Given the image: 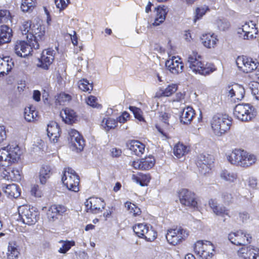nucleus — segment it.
Listing matches in <instances>:
<instances>
[{"mask_svg":"<svg viewBox=\"0 0 259 259\" xmlns=\"http://www.w3.org/2000/svg\"><path fill=\"white\" fill-rule=\"evenodd\" d=\"M21 153L18 146L13 148L8 146L0 149V167L4 169L3 173L5 179L15 182L21 180L20 171L10 166L11 164L19 159Z\"/></svg>","mask_w":259,"mask_h":259,"instance_id":"f257e3e1","label":"nucleus"},{"mask_svg":"<svg viewBox=\"0 0 259 259\" xmlns=\"http://www.w3.org/2000/svg\"><path fill=\"white\" fill-rule=\"evenodd\" d=\"M200 56L196 52H193L189 55L187 65L193 72L206 75L216 70L213 64L208 63L204 64L200 60Z\"/></svg>","mask_w":259,"mask_h":259,"instance_id":"f03ea898","label":"nucleus"},{"mask_svg":"<svg viewBox=\"0 0 259 259\" xmlns=\"http://www.w3.org/2000/svg\"><path fill=\"white\" fill-rule=\"evenodd\" d=\"M227 159L232 164L245 168L254 164L256 161L255 155L239 149H235L228 155Z\"/></svg>","mask_w":259,"mask_h":259,"instance_id":"7ed1b4c3","label":"nucleus"},{"mask_svg":"<svg viewBox=\"0 0 259 259\" xmlns=\"http://www.w3.org/2000/svg\"><path fill=\"white\" fill-rule=\"evenodd\" d=\"M210 123L214 134L221 136L230 128L232 118L226 114H217L212 117Z\"/></svg>","mask_w":259,"mask_h":259,"instance_id":"20e7f679","label":"nucleus"},{"mask_svg":"<svg viewBox=\"0 0 259 259\" xmlns=\"http://www.w3.org/2000/svg\"><path fill=\"white\" fill-rule=\"evenodd\" d=\"M20 219L23 223L32 225L39 220V212L36 207L30 205H22L18 208Z\"/></svg>","mask_w":259,"mask_h":259,"instance_id":"39448f33","label":"nucleus"},{"mask_svg":"<svg viewBox=\"0 0 259 259\" xmlns=\"http://www.w3.org/2000/svg\"><path fill=\"white\" fill-rule=\"evenodd\" d=\"M62 181L69 190L75 192L79 191V178L71 168H64Z\"/></svg>","mask_w":259,"mask_h":259,"instance_id":"423d86ee","label":"nucleus"},{"mask_svg":"<svg viewBox=\"0 0 259 259\" xmlns=\"http://www.w3.org/2000/svg\"><path fill=\"white\" fill-rule=\"evenodd\" d=\"M258 32L256 24L252 21L245 22L236 29L238 37L244 40L255 38Z\"/></svg>","mask_w":259,"mask_h":259,"instance_id":"0eeeda50","label":"nucleus"},{"mask_svg":"<svg viewBox=\"0 0 259 259\" xmlns=\"http://www.w3.org/2000/svg\"><path fill=\"white\" fill-rule=\"evenodd\" d=\"M194 250L202 259H211L213 256L214 247L209 241L199 240L195 244Z\"/></svg>","mask_w":259,"mask_h":259,"instance_id":"6e6552de","label":"nucleus"},{"mask_svg":"<svg viewBox=\"0 0 259 259\" xmlns=\"http://www.w3.org/2000/svg\"><path fill=\"white\" fill-rule=\"evenodd\" d=\"M234 115L238 119L247 121L254 117V108L249 104H239L234 109Z\"/></svg>","mask_w":259,"mask_h":259,"instance_id":"1a4fd4ad","label":"nucleus"},{"mask_svg":"<svg viewBox=\"0 0 259 259\" xmlns=\"http://www.w3.org/2000/svg\"><path fill=\"white\" fill-rule=\"evenodd\" d=\"M236 64L243 72L249 73L257 69L259 63L257 61L245 56H239L237 58Z\"/></svg>","mask_w":259,"mask_h":259,"instance_id":"9d476101","label":"nucleus"},{"mask_svg":"<svg viewBox=\"0 0 259 259\" xmlns=\"http://www.w3.org/2000/svg\"><path fill=\"white\" fill-rule=\"evenodd\" d=\"M188 235L187 232L181 227H180L179 228L168 230L166 235V238L170 244L176 245L185 239Z\"/></svg>","mask_w":259,"mask_h":259,"instance_id":"9b49d317","label":"nucleus"},{"mask_svg":"<svg viewBox=\"0 0 259 259\" xmlns=\"http://www.w3.org/2000/svg\"><path fill=\"white\" fill-rule=\"evenodd\" d=\"M178 195L182 205L192 208L197 207V202L193 192L186 189H182L179 191Z\"/></svg>","mask_w":259,"mask_h":259,"instance_id":"f8f14e48","label":"nucleus"},{"mask_svg":"<svg viewBox=\"0 0 259 259\" xmlns=\"http://www.w3.org/2000/svg\"><path fill=\"white\" fill-rule=\"evenodd\" d=\"M87 212L97 214L104 209L106 203L102 199L96 197H91L85 202Z\"/></svg>","mask_w":259,"mask_h":259,"instance_id":"ddd939ff","label":"nucleus"},{"mask_svg":"<svg viewBox=\"0 0 259 259\" xmlns=\"http://www.w3.org/2000/svg\"><path fill=\"white\" fill-rule=\"evenodd\" d=\"M45 33L44 27L40 25L37 24L32 26L29 39L30 41L33 42V43H32L33 49L35 50L39 49V42L42 40L44 38Z\"/></svg>","mask_w":259,"mask_h":259,"instance_id":"4468645a","label":"nucleus"},{"mask_svg":"<svg viewBox=\"0 0 259 259\" xmlns=\"http://www.w3.org/2000/svg\"><path fill=\"white\" fill-rule=\"evenodd\" d=\"M212 162H213L212 156L209 154H201L197 156L196 160V164L199 171L203 175L209 172Z\"/></svg>","mask_w":259,"mask_h":259,"instance_id":"2eb2a0df","label":"nucleus"},{"mask_svg":"<svg viewBox=\"0 0 259 259\" xmlns=\"http://www.w3.org/2000/svg\"><path fill=\"white\" fill-rule=\"evenodd\" d=\"M228 239L230 242L236 245H245L251 242L252 238L249 234L242 231L231 233L229 234Z\"/></svg>","mask_w":259,"mask_h":259,"instance_id":"dca6fc26","label":"nucleus"},{"mask_svg":"<svg viewBox=\"0 0 259 259\" xmlns=\"http://www.w3.org/2000/svg\"><path fill=\"white\" fill-rule=\"evenodd\" d=\"M68 141L70 146L79 151L83 150L85 145L83 137L79 132L74 129H71L69 132Z\"/></svg>","mask_w":259,"mask_h":259,"instance_id":"f3484780","label":"nucleus"},{"mask_svg":"<svg viewBox=\"0 0 259 259\" xmlns=\"http://www.w3.org/2000/svg\"><path fill=\"white\" fill-rule=\"evenodd\" d=\"M165 66L167 69L174 74H178L183 72L184 65L179 57L174 56L171 59L167 60Z\"/></svg>","mask_w":259,"mask_h":259,"instance_id":"a211bd4d","label":"nucleus"},{"mask_svg":"<svg viewBox=\"0 0 259 259\" xmlns=\"http://www.w3.org/2000/svg\"><path fill=\"white\" fill-rule=\"evenodd\" d=\"M28 44L25 41H17L14 47L15 53L18 56L21 57H25L30 54L32 48V41L29 42Z\"/></svg>","mask_w":259,"mask_h":259,"instance_id":"6ab92c4d","label":"nucleus"},{"mask_svg":"<svg viewBox=\"0 0 259 259\" xmlns=\"http://www.w3.org/2000/svg\"><path fill=\"white\" fill-rule=\"evenodd\" d=\"M54 60V51L48 50L43 51L41 58L39 59L38 66L44 69L48 70L49 67Z\"/></svg>","mask_w":259,"mask_h":259,"instance_id":"aec40b11","label":"nucleus"},{"mask_svg":"<svg viewBox=\"0 0 259 259\" xmlns=\"http://www.w3.org/2000/svg\"><path fill=\"white\" fill-rule=\"evenodd\" d=\"M67 210L66 207L62 205H52L48 209L47 215L49 221L53 222L58 219V215H62Z\"/></svg>","mask_w":259,"mask_h":259,"instance_id":"412c9836","label":"nucleus"},{"mask_svg":"<svg viewBox=\"0 0 259 259\" xmlns=\"http://www.w3.org/2000/svg\"><path fill=\"white\" fill-rule=\"evenodd\" d=\"M47 135L51 142L56 143L60 137V128L55 121H50L47 125Z\"/></svg>","mask_w":259,"mask_h":259,"instance_id":"4be33fe9","label":"nucleus"},{"mask_svg":"<svg viewBox=\"0 0 259 259\" xmlns=\"http://www.w3.org/2000/svg\"><path fill=\"white\" fill-rule=\"evenodd\" d=\"M238 253L244 259H259V248L254 246L242 248Z\"/></svg>","mask_w":259,"mask_h":259,"instance_id":"5701e85b","label":"nucleus"},{"mask_svg":"<svg viewBox=\"0 0 259 259\" xmlns=\"http://www.w3.org/2000/svg\"><path fill=\"white\" fill-rule=\"evenodd\" d=\"M126 146L132 152L138 156L142 155L145 151V145L137 140L130 141L126 143Z\"/></svg>","mask_w":259,"mask_h":259,"instance_id":"b1692460","label":"nucleus"},{"mask_svg":"<svg viewBox=\"0 0 259 259\" xmlns=\"http://www.w3.org/2000/svg\"><path fill=\"white\" fill-rule=\"evenodd\" d=\"M208 204L213 212L216 215L221 217L227 215L230 218L231 217V216L229 215V210L224 206L218 205L215 200L210 199L208 201Z\"/></svg>","mask_w":259,"mask_h":259,"instance_id":"393cba45","label":"nucleus"},{"mask_svg":"<svg viewBox=\"0 0 259 259\" xmlns=\"http://www.w3.org/2000/svg\"><path fill=\"white\" fill-rule=\"evenodd\" d=\"M13 36L12 30L7 25H2L0 30V46L11 41Z\"/></svg>","mask_w":259,"mask_h":259,"instance_id":"a878e982","label":"nucleus"},{"mask_svg":"<svg viewBox=\"0 0 259 259\" xmlns=\"http://www.w3.org/2000/svg\"><path fill=\"white\" fill-rule=\"evenodd\" d=\"M227 91L229 92V96L231 98L237 96L236 99L241 100L244 97V89L242 86L238 84L229 85L227 87Z\"/></svg>","mask_w":259,"mask_h":259,"instance_id":"bb28decb","label":"nucleus"},{"mask_svg":"<svg viewBox=\"0 0 259 259\" xmlns=\"http://www.w3.org/2000/svg\"><path fill=\"white\" fill-rule=\"evenodd\" d=\"M195 115L194 110L192 107L188 106L183 109L180 116V120L185 124H190Z\"/></svg>","mask_w":259,"mask_h":259,"instance_id":"cd10ccee","label":"nucleus"},{"mask_svg":"<svg viewBox=\"0 0 259 259\" xmlns=\"http://www.w3.org/2000/svg\"><path fill=\"white\" fill-rule=\"evenodd\" d=\"M63 120L67 124H72L76 120V114L74 111L70 108H65L60 113Z\"/></svg>","mask_w":259,"mask_h":259,"instance_id":"c85d7f7f","label":"nucleus"},{"mask_svg":"<svg viewBox=\"0 0 259 259\" xmlns=\"http://www.w3.org/2000/svg\"><path fill=\"white\" fill-rule=\"evenodd\" d=\"M202 44L207 48H214L218 40L214 34H203L201 37Z\"/></svg>","mask_w":259,"mask_h":259,"instance_id":"c756f323","label":"nucleus"},{"mask_svg":"<svg viewBox=\"0 0 259 259\" xmlns=\"http://www.w3.org/2000/svg\"><path fill=\"white\" fill-rule=\"evenodd\" d=\"M5 193L10 198H17L20 196L21 192L19 186L12 184L7 185L5 190Z\"/></svg>","mask_w":259,"mask_h":259,"instance_id":"7c9ffc66","label":"nucleus"},{"mask_svg":"<svg viewBox=\"0 0 259 259\" xmlns=\"http://www.w3.org/2000/svg\"><path fill=\"white\" fill-rule=\"evenodd\" d=\"M220 177L221 179L228 183H233L237 178V175L232 171L223 169L220 171Z\"/></svg>","mask_w":259,"mask_h":259,"instance_id":"2f4dec72","label":"nucleus"},{"mask_svg":"<svg viewBox=\"0 0 259 259\" xmlns=\"http://www.w3.org/2000/svg\"><path fill=\"white\" fill-rule=\"evenodd\" d=\"M52 168L49 165H43L39 171L40 183L44 185L47 182V181L50 177L52 172Z\"/></svg>","mask_w":259,"mask_h":259,"instance_id":"473e14b6","label":"nucleus"},{"mask_svg":"<svg viewBox=\"0 0 259 259\" xmlns=\"http://www.w3.org/2000/svg\"><path fill=\"white\" fill-rule=\"evenodd\" d=\"M132 179L141 186H144L147 185L148 183L150 182L151 178L149 175L140 172L137 175H133L132 176Z\"/></svg>","mask_w":259,"mask_h":259,"instance_id":"72a5a7b5","label":"nucleus"},{"mask_svg":"<svg viewBox=\"0 0 259 259\" xmlns=\"http://www.w3.org/2000/svg\"><path fill=\"white\" fill-rule=\"evenodd\" d=\"M37 112L33 107L26 108L24 110V118L28 122L36 120Z\"/></svg>","mask_w":259,"mask_h":259,"instance_id":"f704fd0d","label":"nucleus"},{"mask_svg":"<svg viewBox=\"0 0 259 259\" xmlns=\"http://www.w3.org/2000/svg\"><path fill=\"white\" fill-rule=\"evenodd\" d=\"M117 124V121L110 117L104 118L101 122V126L107 132L114 128Z\"/></svg>","mask_w":259,"mask_h":259,"instance_id":"c9c22d12","label":"nucleus"},{"mask_svg":"<svg viewBox=\"0 0 259 259\" xmlns=\"http://www.w3.org/2000/svg\"><path fill=\"white\" fill-rule=\"evenodd\" d=\"M142 162V170H146L152 168L155 163L153 156H149L141 159Z\"/></svg>","mask_w":259,"mask_h":259,"instance_id":"e433bc0d","label":"nucleus"},{"mask_svg":"<svg viewBox=\"0 0 259 259\" xmlns=\"http://www.w3.org/2000/svg\"><path fill=\"white\" fill-rule=\"evenodd\" d=\"M188 151V147L182 143H178L174 148V153L179 158L184 156Z\"/></svg>","mask_w":259,"mask_h":259,"instance_id":"4c0bfd02","label":"nucleus"},{"mask_svg":"<svg viewBox=\"0 0 259 259\" xmlns=\"http://www.w3.org/2000/svg\"><path fill=\"white\" fill-rule=\"evenodd\" d=\"M149 226L144 224H138L133 227V231L139 237L143 238Z\"/></svg>","mask_w":259,"mask_h":259,"instance_id":"58836bf2","label":"nucleus"},{"mask_svg":"<svg viewBox=\"0 0 259 259\" xmlns=\"http://www.w3.org/2000/svg\"><path fill=\"white\" fill-rule=\"evenodd\" d=\"M19 252L15 244L9 243L7 252V257L8 259H17L18 257Z\"/></svg>","mask_w":259,"mask_h":259,"instance_id":"ea45409f","label":"nucleus"},{"mask_svg":"<svg viewBox=\"0 0 259 259\" xmlns=\"http://www.w3.org/2000/svg\"><path fill=\"white\" fill-rule=\"evenodd\" d=\"M35 0H22L21 9L23 12L32 11L35 6Z\"/></svg>","mask_w":259,"mask_h":259,"instance_id":"a19ab883","label":"nucleus"},{"mask_svg":"<svg viewBox=\"0 0 259 259\" xmlns=\"http://www.w3.org/2000/svg\"><path fill=\"white\" fill-rule=\"evenodd\" d=\"M59 243H62V247L58 250L59 252L61 253H65L72 246L75 245V242L73 241L60 240Z\"/></svg>","mask_w":259,"mask_h":259,"instance_id":"79ce46f5","label":"nucleus"},{"mask_svg":"<svg viewBox=\"0 0 259 259\" xmlns=\"http://www.w3.org/2000/svg\"><path fill=\"white\" fill-rule=\"evenodd\" d=\"M234 218L237 222L244 223L249 219L250 215L247 211L243 210L239 211Z\"/></svg>","mask_w":259,"mask_h":259,"instance_id":"37998d69","label":"nucleus"},{"mask_svg":"<svg viewBox=\"0 0 259 259\" xmlns=\"http://www.w3.org/2000/svg\"><path fill=\"white\" fill-rule=\"evenodd\" d=\"M146 230L147 231L145 232L143 238L145 239L148 241H153L156 238V232L150 226H149L147 230Z\"/></svg>","mask_w":259,"mask_h":259,"instance_id":"c03bdc74","label":"nucleus"},{"mask_svg":"<svg viewBox=\"0 0 259 259\" xmlns=\"http://www.w3.org/2000/svg\"><path fill=\"white\" fill-rule=\"evenodd\" d=\"M78 88L80 90L84 92L92 91L93 88V84L90 83L86 79L80 80L78 82Z\"/></svg>","mask_w":259,"mask_h":259,"instance_id":"a18cd8bd","label":"nucleus"},{"mask_svg":"<svg viewBox=\"0 0 259 259\" xmlns=\"http://www.w3.org/2000/svg\"><path fill=\"white\" fill-rule=\"evenodd\" d=\"M156 10V16L159 18V21L164 22L165 19L166 15L167 14L166 8L164 6L163 7L158 6L155 8Z\"/></svg>","mask_w":259,"mask_h":259,"instance_id":"49530a36","label":"nucleus"},{"mask_svg":"<svg viewBox=\"0 0 259 259\" xmlns=\"http://www.w3.org/2000/svg\"><path fill=\"white\" fill-rule=\"evenodd\" d=\"M249 87L252 95L256 99L259 100V83L252 82L249 84Z\"/></svg>","mask_w":259,"mask_h":259,"instance_id":"de8ad7c7","label":"nucleus"},{"mask_svg":"<svg viewBox=\"0 0 259 259\" xmlns=\"http://www.w3.org/2000/svg\"><path fill=\"white\" fill-rule=\"evenodd\" d=\"M71 99V97L70 95L65 93H60L57 99V102L60 105L64 104L65 102H69Z\"/></svg>","mask_w":259,"mask_h":259,"instance_id":"09e8293b","label":"nucleus"},{"mask_svg":"<svg viewBox=\"0 0 259 259\" xmlns=\"http://www.w3.org/2000/svg\"><path fill=\"white\" fill-rule=\"evenodd\" d=\"M217 24L218 28L221 31H226L230 26L229 22L226 19H220L217 21Z\"/></svg>","mask_w":259,"mask_h":259,"instance_id":"8fccbe9b","label":"nucleus"},{"mask_svg":"<svg viewBox=\"0 0 259 259\" xmlns=\"http://www.w3.org/2000/svg\"><path fill=\"white\" fill-rule=\"evenodd\" d=\"M129 109L133 112L135 117L140 121H144V119L142 115L141 110L135 106H130Z\"/></svg>","mask_w":259,"mask_h":259,"instance_id":"3c124183","label":"nucleus"},{"mask_svg":"<svg viewBox=\"0 0 259 259\" xmlns=\"http://www.w3.org/2000/svg\"><path fill=\"white\" fill-rule=\"evenodd\" d=\"M178 87L176 84L169 85L162 92L164 96L169 97L177 90Z\"/></svg>","mask_w":259,"mask_h":259,"instance_id":"603ef678","label":"nucleus"},{"mask_svg":"<svg viewBox=\"0 0 259 259\" xmlns=\"http://www.w3.org/2000/svg\"><path fill=\"white\" fill-rule=\"evenodd\" d=\"M11 18L10 13L7 10H0V23H6Z\"/></svg>","mask_w":259,"mask_h":259,"instance_id":"864d4df0","label":"nucleus"},{"mask_svg":"<svg viewBox=\"0 0 259 259\" xmlns=\"http://www.w3.org/2000/svg\"><path fill=\"white\" fill-rule=\"evenodd\" d=\"M32 28L31 24L30 22H26L21 27V30L23 35H27L26 37L27 39L29 38L30 35V32Z\"/></svg>","mask_w":259,"mask_h":259,"instance_id":"5fc2aeb1","label":"nucleus"},{"mask_svg":"<svg viewBox=\"0 0 259 259\" xmlns=\"http://www.w3.org/2000/svg\"><path fill=\"white\" fill-rule=\"evenodd\" d=\"M56 7L60 11L64 10L69 3V0H54Z\"/></svg>","mask_w":259,"mask_h":259,"instance_id":"6e6d98bb","label":"nucleus"},{"mask_svg":"<svg viewBox=\"0 0 259 259\" xmlns=\"http://www.w3.org/2000/svg\"><path fill=\"white\" fill-rule=\"evenodd\" d=\"M207 10H208V8L207 7L198 8L196 10V16L194 21H196L197 20L201 18L203 15L205 14Z\"/></svg>","mask_w":259,"mask_h":259,"instance_id":"4d7b16f0","label":"nucleus"},{"mask_svg":"<svg viewBox=\"0 0 259 259\" xmlns=\"http://www.w3.org/2000/svg\"><path fill=\"white\" fill-rule=\"evenodd\" d=\"M222 198L225 203L230 204L233 199L232 194L228 192H224L222 194Z\"/></svg>","mask_w":259,"mask_h":259,"instance_id":"13d9d810","label":"nucleus"},{"mask_svg":"<svg viewBox=\"0 0 259 259\" xmlns=\"http://www.w3.org/2000/svg\"><path fill=\"white\" fill-rule=\"evenodd\" d=\"M248 185L252 189H257L258 184L256 178L253 177H250L248 180Z\"/></svg>","mask_w":259,"mask_h":259,"instance_id":"bf43d9fd","label":"nucleus"},{"mask_svg":"<svg viewBox=\"0 0 259 259\" xmlns=\"http://www.w3.org/2000/svg\"><path fill=\"white\" fill-rule=\"evenodd\" d=\"M97 101V99L96 97L93 96H90L88 97L86 102L88 105H90V106L93 107H97L99 104H98Z\"/></svg>","mask_w":259,"mask_h":259,"instance_id":"052dcab7","label":"nucleus"},{"mask_svg":"<svg viewBox=\"0 0 259 259\" xmlns=\"http://www.w3.org/2000/svg\"><path fill=\"white\" fill-rule=\"evenodd\" d=\"M31 193L32 195H34L35 197H39L41 196V192L39 190V187L38 185H34L31 190Z\"/></svg>","mask_w":259,"mask_h":259,"instance_id":"680f3d73","label":"nucleus"},{"mask_svg":"<svg viewBox=\"0 0 259 259\" xmlns=\"http://www.w3.org/2000/svg\"><path fill=\"white\" fill-rule=\"evenodd\" d=\"M130 117V114L126 112H123L122 114L117 118V121L120 123H124Z\"/></svg>","mask_w":259,"mask_h":259,"instance_id":"e2e57ef3","label":"nucleus"},{"mask_svg":"<svg viewBox=\"0 0 259 259\" xmlns=\"http://www.w3.org/2000/svg\"><path fill=\"white\" fill-rule=\"evenodd\" d=\"M160 117L164 123L169 124L168 120L170 117V114L165 112H161L160 115Z\"/></svg>","mask_w":259,"mask_h":259,"instance_id":"0e129e2a","label":"nucleus"},{"mask_svg":"<svg viewBox=\"0 0 259 259\" xmlns=\"http://www.w3.org/2000/svg\"><path fill=\"white\" fill-rule=\"evenodd\" d=\"M6 138V132L4 125H0V143Z\"/></svg>","mask_w":259,"mask_h":259,"instance_id":"69168bd1","label":"nucleus"},{"mask_svg":"<svg viewBox=\"0 0 259 259\" xmlns=\"http://www.w3.org/2000/svg\"><path fill=\"white\" fill-rule=\"evenodd\" d=\"M111 153L113 157H118L121 155L122 152L120 149L113 148L111 149Z\"/></svg>","mask_w":259,"mask_h":259,"instance_id":"338daca9","label":"nucleus"},{"mask_svg":"<svg viewBox=\"0 0 259 259\" xmlns=\"http://www.w3.org/2000/svg\"><path fill=\"white\" fill-rule=\"evenodd\" d=\"M40 92L38 90H34L33 93V99L36 102L40 100Z\"/></svg>","mask_w":259,"mask_h":259,"instance_id":"774afa93","label":"nucleus"}]
</instances>
